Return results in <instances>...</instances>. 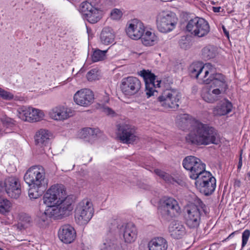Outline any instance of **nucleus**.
<instances>
[{"label":"nucleus","instance_id":"obj_1","mask_svg":"<svg viewBox=\"0 0 250 250\" xmlns=\"http://www.w3.org/2000/svg\"><path fill=\"white\" fill-rule=\"evenodd\" d=\"M176 123L181 129L189 130L185 138L188 144L206 146L217 145L219 142L217 132L213 127L190 118L188 114L178 116Z\"/></svg>","mask_w":250,"mask_h":250},{"label":"nucleus","instance_id":"obj_2","mask_svg":"<svg viewBox=\"0 0 250 250\" xmlns=\"http://www.w3.org/2000/svg\"><path fill=\"white\" fill-rule=\"evenodd\" d=\"M213 82L203 87L201 97L208 103H213L218 100L219 96L228 88L226 78L223 75H218Z\"/></svg>","mask_w":250,"mask_h":250},{"label":"nucleus","instance_id":"obj_3","mask_svg":"<svg viewBox=\"0 0 250 250\" xmlns=\"http://www.w3.org/2000/svg\"><path fill=\"white\" fill-rule=\"evenodd\" d=\"M191 75L196 78L201 83L209 84L213 82L217 75H222L216 73L215 68L210 63L197 62L192 63L189 68Z\"/></svg>","mask_w":250,"mask_h":250},{"label":"nucleus","instance_id":"obj_4","mask_svg":"<svg viewBox=\"0 0 250 250\" xmlns=\"http://www.w3.org/2000/svg\"><path fill=\"white\" fill-rule=\"evenodd\" d=\"M75 197L70 195L65 197L58 204L47 206V214L50 218L55 219H62L64 216L69 215L73 209V204L74 202Z\"/></svg>","mask_w":250,"mask_h":250},{"label":"nucleus","instance_id":"obj_5","mask_svg":"<svg viewBox=\"0 0 250 250\" xmlns=\"http://www.w3.org/2000/svg\"><path fill=\"white\" fill-rule=\"evenodd\" d=\"M94 214L92 203L89 199H84L77 205L75 210V218L80 225H86Z\"/></svg>","mask_w":250,"mask_h":250},{"label":"nucleus","instance_id":"obj_6","mask_svg":"<svg viewBox=\"0 0 250 250\" xmlns=\"http://www.w3.org/2000/svg\"><path fill=\"white\" fill-rule=\"evenodd\" d=\"M177 18L176 15L169 11L159 12L156 16V25L158 30L164 33L172 31L176 26Z\"/></svg>","mask_w":250,"mask_h":250},{"label":"nucleus","instance_id":"obj_7","mask_svg":"<svg viewBox=\"0 0 250 250\" xmlns=\"http://www.w3.org/2000/svg\"><path fill=\"white\" fill-rule=\"evenodd\" d=\"M159 210L163 219L169 221L180 214L181 208L174 198L166 197L162 200Z\"/></svg>","mask_w":250,"mask_h":250},{"label":"nucleus","instance_id":"obj_8","mask_svg":"<svg viewBox=\"0 0 250 250\" xmlns=\"http://www.w3.org/2000/svg\"><path fill=\"white\" fill-rule=\"evenodd\" d=\"M209 25L205 20L195 17L188 21L186 30L191 35L199 38L206 36L209 32Z\"/></svg>","mask_w":250,"mask_h":250},{"label":"nucleus","instance_id":"obj_9","mask_svg":"<svg viewBox=\"0 0 250 250\" xmlns=\"http://www.w3.org/2000/svg\"><path fill=\"white\" fill-rule=\"evenodd\" d=\"M117 136L124 144H132L138 140L135 127L129 124L123 123L118 124Z\"/></svg>","mask_w":250,"mask_h":250},{"label":"nucleus","instance_id":"obj_10","mask_svg":"<svg viewBox=\"0 0 250 250\" xmlns=\"http://www.w3.org/2000/svg\"><path fill=\"white\" fill-rule=\"evenodd\" d=\"M181 97L179 91L175 89H167L158 97L161 104L166 109H177Z\"/></svg>","mask_w":250,"mask_h":250},{"label":"nucleus","instance_id":"obj_11","mask_svg":"<svg viewBox=\"0 0 250 250\" xmlns=\"http://www.w3.org/2000/svg\"><path fill=\"white\" fill-rule=\"evenodd\" d=\"M65 194L63 186L56 184L52 186L46 192L43 196V203L47 206L58 204L63 199Z\"/></svg>","mask_w":250,"mask_h":250},{"label":"nucleus","instance_id":"obj_12","mask_svg":"<svg viewBox=\"0 0 250 250\" xmlns=\"http://www.w3.org/2000/svg\"><path fill=\"white\" fill-rule=\"evenodd\" d=\"M142 87L141 81L136 77L129 76L123 79L121 84L122 93L127 97L139 93Z\"/></svg>","mask_w":250,"mask_h":250},{"label":"nucleus","instance_id":"obj_13","mask_svg":"<svg viewBox=\"0 0 250 250\" xmlns=\"http://www.w3.org/2000/svg\"><path fill=\"white\" fill-rule=\"evenodd\" d=\"M195 185L200 192L206 196L211 195L216 188V179L211 173H205L204 176L196 181Z\"/></svg>","mask_w":250,"mask_h":250},{"label":"nucleus","instance_id":"obj_14","mask_svg":"<svg viewBox=\"0 0 250 250\" xmlns=\"http://www.w3.org/2000/svg\"><path fill=\"white\" fill-rule=\"evenodd\" d=\"M145 82L146 94L147 98L154 95L157 92L156 88L160 87L161 81L156 79L155 75L149 70H143L139 72Z\"/></svg>","mask_w":250,"mask_h":250},{"label":"nucleus","instance_id":"obj_15","mask_svg":"<svg viewBox=\"0 0 250 250\" xmlns=\"http://www.w3.org/2000/svg\"><path fill=\"white\" fill-rule=\"evenodd\" d=\"M0 187L4 188L7 195L12 198L17 199L21 194V184L17 177H9L4 181H0Z\"/></svg>","mask_w":250,"mask_h":250},{"label":"nucleus","instance_id":"obj_16","mask_svg":"<svg viewBox=\"0 0 250 250\" xmlns=\"http://www.w3.org/2000/svg\"><path fill=\"white\" fill-rule=\"evenodd\" d=\"M24 180L29 186L33 185L45 190L48 183L45 173H25Z\"/></svg>","mask_w":250,"mask_h":250},{"label":"nucleus","instance_id":"obj_17","mask_svg":"<svg viewBox=\"0 0 250 250\" xmlns=\"http://www.w3.org/2000/svg\"><path fill=\"white\" fill-rule=\"evenodd\" d=\"M73 99L77 104L83 107H88L93 103L94 95L90 89L83 88L75 93Z\"/></svg>","mask_w":250,"mask_h":250},{"label":"nucleus","instance_id":"obj_18","mask_svg":"<svg viewBox=\"0 0 250 250\" xmlns=\"http://www.w3.org/2000/svg\"><path fill=\"white\" fill-rule=\"evenodd\" d=\"M201 210L196 206L188 207L185 214V219L186 225L190 229L197 228L200 224Z\"/></svg>","mask_w":250,"mask_h":250},{"label":"nucleus","instance_id":"obj_19","mask_svg":"<svg viewBox=\"0 0 250 250\" xmlns=\"http://www.w3.org/2000/svg\"><path fill=\"white\" fill-rule=\"evenodd\" d=\"M74 111L63 105H58L48 112L49 117L54 121H63L73 116Z\"/></svg>","mask_w":250,"mask_h":250},{"label":"nucleus","instance_id":"obj_20","mask_svg":"<svg viewBox=\"0 0 250 250\" xmlns=\"http://www.w3.org/2000/svg\"><path fill=\"white\" fill-rule=\"evenodd\" d=\"M183 166L190 172H208L206 170V165L199 159L193 156H188L184 159Z\"/></svg>","mask_w":250,"mask_h":250},{"label":"nucleus","instance_id":"obj_21","mask_svg":"<svg viewBox=\"0 0 250 250\" xmlns=\"http://www.w3.org/2000/svg\"><path fill=\"white\" fill-rule=\"evenodd\" d=\"M126 32L131 39H140L145 32V26L141 21L134 19L128 23Z\"/></svg>","mask_w":250,"mask_h":250},{"label":"nucleus","instance_id":"obj_22","mask_svg":"<svg viewBox=\"0 0 250 250\" xmlns=\"http://www.w3.org/2000/svg\"><path fill=\"white\" fill-rule=\"evenodd\" d=\"M120 232L123 234L125 243L133 242L137 237V229L135 226L131 223L122 225L121 228H120Z\"/></svg>","mask_w":250,"mask_h":250},{"label":"nucleus","instance_id":"obj_23","mask_svg":"<svg viewBox=\"0 0 250 250\" xmlns=\"http://www.w3.org/2000/svg\"><path fill=\"white\" fill-rule=\"evenodd\" d=\"M58 237L63 243L70 244L76 238V232L73 227L69 225H65L60 228Z\"/></svg>","mask_w":250,"mask_h":250},{"label":"nucleus","instance_id":"obj_24","mask_svg":"<svg viewBox=\"0 0 250 250\" xmlns=\"http://www.w3.org/2000/svg\"><path fill=\"white\" fill-rule=\"evenodd\" d=\"M52 136V133L48 130L41 129L35 135V142L37 146L43 148L48 146Z\"/></svg>","mask_w":250,"mask_h":250},{"label":"nucleus","instance_id":"obj_25","mask_svg":"<svg viewBox=\"0 0 250 250\" xmlns=\"http://www.w3.org/2000/svg\"><path fill=\"white\" fill-rule=\"evenodd\" d=\"M170 236L176 239L182 238L186 234V229L182 222L178 221L172 222L169 227Z\"/></svg>","mask_w":250,"mask_h":250},{"label":"nucleus","instance_id":"obj_26","mask_svg":"<svg viewBox=\"0 0 250 250\" xmlns=\"http://www.w3.org/2000/svg\"><path fill=\"white\" fill-rule=\"evenodd\" d=\"M232 104L228 100H224L219 102L213 110L216 116H225L229 113L232 109Z\"/></svg>","mask_w":250,"mask_h":250},{"label":"nucleus","instance_id":"obj_27","mask_svg":"<svg viewBox=\"0 0 250 250\" xmlns=\"http://www.w3.org/2000/svg\"><path fill=\"white\" fill-rule=\"evenodd\" d=\"M115 34L113 30L109 27L104 28L100 34V42L102 44L109 45L115 42Z\"/></svg>","mask_w":250,"mask_h":250},{"label":"nucleus","instance_id":"obj_28","mask_svg":"<svg viewBox=\"0 0 250 250\" xmlns=\"http://www.w3.org/2000/svg\"><path fill=\"white\" fill-rule=\"evenodd\" d=\"M101 8L95 0H89L82 2L80 6V10L83 15L84 18L91 14L96 10H99Z\"/></svg>","mask_w":250,"mask_h":250},{"label":"nucleus","instance_id":"obj_29","mask_svg":"<svg viewBox=\"0 0 250 250\" xmlns=\"http://www.w3.org/2000/svg\"><path fill=\"white\" fill-rule=\"evenodd\" d=\"M148 248L149 250H167V242L163 237H154L148 242Z\"/></svg>","mask_w":250,"mask_h":250},{"label":"nucleus","instance_id":"obj_30","mask_svg":"<svg viewBox=\"0 0 250 250\" xmlns=\"http://www.w3.org/2000/svg\"><path fill=\"white\" fill-rule=\"evenodd\" d=\"M33 110L32 107H20L17 109V116L22 121L34 122Z\"/></svg>","mask_w":250,"mask_h":250},{"label":"nucleus","instance_id":"obj_31","mask_svg":"<svg viewBox=\"0 0 250 250\" xmlns=\"http://www.w3.org/2000/svg\"><path fill=\"white\" fill-rule=\"evenodd\" d=\"M33 225V221L32 217L28 214L21 213L19 215V222L17 224V228L20 230L26 229Z\"/></svg>","mask_w":250,"mask_h":250},{"label":"nucleus","instance_id":"obj_32","mask_svg":"<svg viewBox=\"0 0 250 250\" xmlns=\"http://www.w3.org/2000/svg\"><path fill=\"white\" fill-rule=\"evenodd\" d=\"M142 43L146 46H151L156 44L158 41V38L154 32L146 31L141 37Z\"/></svg>","mask_w":250,"mask_h":250},{"label":"nucleus","instance_id":"obj_33","mask_svg":"<svg viewBox=\"0 0 250 250\" xmlns=\"http://www.w3.org/2000/svg\"><path fill=\"white\" fill-rule=\"evenodd\" d=\"M79 138L92 143L97 137L96 130L89 127L81 129L78 134Z\"/></svg>","mask_w":250,"mask_h":250},{"label":"nucleus","instance_id":"obj_34","mask_svg":"<svg viewBox=\"0 0 250 250\" xmlns=\"http://www.w3.org/2000/svg\"><path fill=\"white\" fill-rule=\"evenodd\" d=\"M121 244L114 239L108 237L103 241L102 250H121Z\"/></svg>","mask_w":250,"mask_h":250},{"label":"nucleus","instance_id":"obj_35","mask_svg":"<svg viewBox=\"0 0 250 250\" xmlns=\"http://www.w3.org/2000/svg\"><path fill=\"white\" fill-rule=\"evenodd\" d=\"M45 189L39 187L32 186L28 190V196L31 200H34L40 197Z\"/></svg>","mask_w":250,"mask_h":250},{"label":"nucleus","instance_id":"obj_36","mask_svg":"<svg viewBox=\"0 0 250 250\" xmlns=\"http://www.w3.org/2000/svg\"><path fill=\"white\" fill-rule=\"evenodd\" d=\"M103 15V11L102 9L96 10L91 14H89L84 18L89 22L91 23H95L99 21L102 18Z\"/></svg>","mask_w":250,"mask_h":250},{"label":"nucleus","instance_id":"obj_37","mask_svg":"<svg viewBox=\"0 0 250 250\" xmlns=\"http://www.w3.org/2000/svg\"><path fill=\"white\" fill-rule=\"evenodd\" d=\"M107 50H101L96 49L93 51L91 55V59L93 62L102 61L104 59Z\"/></svg>","mask_w":250,"mask_h":250},{"label":"nucleus","instance_id":"obj_38","mask_svg":"<svg viewBox=\"0 0 250 250\" xmlns=\"http://www.w3.org/2000/svg\"><path fill=\"white\" fill-rule=\"evenodd\" d=\"M202 55L205 59L209 60L213 58L216 55L215 48L210 46H206L203 49Z\"/></svg>","mask_w":250,"mask_h":250},{"label":"nucleus","instance_id":"obj_39","mask_svg":"<svg viewBox=\"0 0 250 250\" xmlns=\"http://www.w3.org/2000/svg\"><path fill=\"white\" fill-rule=\"evenodd\" d=\"M11 203L6 199L0 198V213L5 214L9 212L11 208Z\"/></svg>","mask_w":250,"mask_h":250},{"label":"nucleus","instance_id":"obj_40","mask_svg":"<svg viewBox=\"0 0 250 250\" xmlns=\"http://www.w3.org/2000/svg\"><path fill=\"white\" fill-rule=\"evenodd\" d=\"M33 114L34 122H40L44 119L45 113L42 110L33 107L32 111Z\"/></svg>","mask_w":250,"mask_h":250},{"label":"nucleus","instance_id":"obj_41","mask_svg":"<svg viewBox=\"0 0 250 250\" xmlns=\"http://www.w3.org/2000/svg\"><path fill=\"white\" fill-rule=\"evenodd\" d=\"M123 12L120 9L114 8L110 12V18L114 21L120 20L123 16Z\"/></svg>","mask_w":250,"mask_h":250},{"label":"nucleus","instance_id":"obj_42","mask_svg":"<svg viewBox=\"0 0 250 250\" xmlns=\"http://www.w3.org/2000/svg\"><path fill=\"white\" fill-rule=\"evenodd\" d=\"M3 125L6 127H11L15 124V121L12 118L4 116L1 118Z\"/></svg>","mask_w":250,"mask_h":250},{"label":"nucleus","instance_id":"obj_43","mask_svg":"<svg viewBox=\"0 0 250 250\" xmlns=\"http://www.w3.org/2000/svg\"><path fill=\"white\" fill-rule=\"evenodd\" d=\"M179 43L181 48L184 49L189 48L190 46V41L186 36H182L179 42Z\"/></svg>","mask_w":250,"mask_h":250},{"label":"nucleus","instance_id":"obj_44","mask_svg":"<svg viewBox=\"0 0 250 250\" xmlns=\"http://www.w3.org/2000/svg\"><path fill=\"white\" fill-rule=\"evenodd\" d=\"M98 72V70L95 69L89 71L86 75L87 80L89 81L98 80L99 76Z\"/></svg>","mask_w":250,"mask_h":250},{"label":"nucleus","instance_id":"obj_45","mask_svg":"<svg viewBox=\"0 0 250 250\" xmlns=\"http://www.w3.org/2000/svg\"><path fill=\"white\" fill-rule=\"evenodd\" d=\"M37 218L40 222L45 223L47 221L48 219L50 218L49 215L47 214V209L44 212L40 211L38 213Z\"/></svg>","mask_w":250,"mask_h":250},{"label":"nucleus","instance_id":"obj_46","mask_svg":"<svg viewBox=\"0 0 250 250\" xmlns=\"http://www.w3.org/2000/svg\"><path fill=\"white\" fill-rule=\"evenodd\" d=\"M0 97L6 100H10L14 98V95L10 92L0 88Z\"/></svg>","mask_w":250,"mask_h":250},{"label":"nucleus","instance_id":"obj_47","mask_svg":"<svg viewBox=\"0 0 250 250\" xmlns=\"http://www.w3.org/2000/svg\"><path fill=\"white\" fill-rule=\"evenodd\" d=\"M121 220L120 219H113L111 221L110 226H109L111 231H115L117 229L121 227Z\"/></svg>","mask_w":250,"mask_h":250},{"label":"nucleus","instance_id":"obj_48","mask_svg":"<svg viewBox=\"0 0 250 250\" xmlns=\"http://www.w3.org/2000/svg\"><path fill=\"white\" fill-rule=\"evenodd\" d=\"M159 175L162 177H163L165 181H167L170 183H173L174 182H176L178 184H180L181 182V181H179L175 180L174 178L172 177L169 176L167 174V173H158Z\"/></svg>","mask_w":250,"mask_h":250},{"label":"nucleus","instance_id":"obj_49","mask_svg":"<svg viewBox=\"0 0 250 250\" xmlns=\"http://www.w3.org/2000/svg\"><path fill=\"white\" fill-rule=\"evenodd\" d=\"M250 236V231L248 229H246L242 233V247H244L247 244L249 238Z\"/></svg>","mask_w":250,"mask_h":250},{"label":"nucleus","instance_id":"obj_50","mask_svg":"<svg viewBox=\"0 0 250 250\" xmlns=\"http://www.w3.org/2000/svg\"><path fill=\"white\" fill-rule=\"evenodd\" d=\"M44 170V168L41 165H36L30 167L26 172H40Z\"/></svg>","mask_w":250,"mask_h":250},{"label":"nucleus","instance_id":"obj_51","mask_svg":"<svg viewBox=\"0 0 250 250\" xmlns=\"http://www.w3.org/2000/svg\"><path fill=\"white\" fill-rule=\"evenodd\" d=\"M109 100V95L106 92H104L103 95L99 96V101L101 102V104L107 103Z\"/></svg>","mask_w":250,"mask_h":250},{"label":"nucleus","instance_id":"obj_52","mask_svg":"<svg viewBox=\"0 0 250 250\" xmlns=\"http://www.w3.org/2000/svg\"><path fill=\"white\" fill-rule=\"evenodd\" d=\"M102 111L107 115L113 116L115 114L114 111L107 106H103Z\"/></svg>","mask_w":250,"mask_h":250},{"label":"nucleus","instance_id":"obj_53","mask_svg":"<svg viewBox=\"0 0 250 250\" xmlns=\"http://www.w3.org/2000/svg\"><path fill=\"white\" fill-rule=\"evenodd\" d=\"M204 174L205 173H192V174L190 175V177L193 179L199 180V179L201 178L202 176H204Z\"/></svg>","mask_w":250,"mask_h":250},{"label":"nucleus","instance_id":"obj_54","mask_svg":"<svg viewBox=\"0 0 250 250\" xmlns=\"http://www.w3.org/2000/svg\"><path fill=\"white\" fill-rule=\"evenodd\" d=\"M223 9L221 7H213L212 11L215 13L222 12Z\"/></svg>","mask_w":250,"mask_h":250},{"label":"nucleus","instance_id":"obj_55","mask_svg":"<svg viewBox=\"0 0 250 250\" xmlns=\"http://www.w3.org/2000/svg\"><path fill=\"white\" fill-rule=\"evenodd\" d=\"M242 166V156H241V155L240 156V158H239V163H238V166H237L238 170L240 169Z\"/></svg>","mask_w":250,"mask_h":250},{"label":"nucleus","instance_id":"obj_56","mask_svg":"<svg viewBox=\"0 0 250 250\" xmlns=\"http://www.w3.org/2000/svg\"><path fill=\"white\" fill-rule=\"evenodd\" d=\"M223 30L224 31V34H225V35L228 37L229 38V32L227 30V29H226V28L223 26Z\"/></svg>","mask_w":250,"mask_h":250},{"label":"nucleus","instance_id":"obj_57","mask_svg":"<svg viewBox=\"0 0 250 250\" xmlns=\"http://www.w3.org/2000/svg\"><path fill=\"white\" fill-rule=\"evenodd\" d=\"M199 206L203 210H204V207H205V205L203 203V202L201 200L199 201Z\"/></svg>","mask_w":250,"mask_h":250},{"label":"nucleus","instance_id":"obj_58","mask_svg":"<svg viewBox=\"0 0 250 250\" xmlns=\"http://www.w3.org/2000/svg\"><path fill=\"white\" fill-rule=\"evenodd\" d=\"M237 231H234L233 232H232L231 234H230L229 236L224 240V241H226L228 239H229V238H232V237L234 236V234L235 233H236Z\"/></svg>","mask_w":250,"mask_h":250},{"label":"nucleus","instance_id":"obj_59","mask_svg":"<svg viewBox=\"0 0 250 250\" xmlns=\"http://www.w3.org/2000/svg\"><path fill=\"white\" fill-rule=\"evenodd\" d=\"M216 246L215 244H212L210 246V247L209 249V250H215V247Z\"/></svg>","mask_w":250,"mask_h":250},{"label":"nucleus","instance_id":"obj_60","mask_svg":"<svg viewBox=\"0 0 250 250\" xmlns=\"http://www.w3.org/2000/svg\"><path fill=\"white\" fill-rule=\"evenodd\" d=\"M234 185H236L238 187H240V182L239 180H235L234 183Z\"/></svg>","mask_w":250,"mask_h":250},{"label":"nucleus","instance_id":"obj_61","mask_svg":"<svg viewBox=\"0 0 250 250\" xmlns=\"http://www.w3.org/2000/svg\"><path fill=\"white\" fill-rule=\"evenodd\" d=\"M248 175L249 177H250V173H248Z\"/></svg>","mask_w":250,"mask_h":250},{"label":"nucleus","instance_id":"obj_62","mask_svg":"<svg viewBox=\"0 0 250 250\" xmlns=\"http://www.w3.org/2000/svg\"><path fill=\"white\" fill-rule=\"evenodd\" d=\"M0 250H3V249H2V248H1V247H0Z\"/></svg>","mask_w":250,"mask_h":250},{"label":"nucleus","instance_id":"obj_63","mask_svg":"<svg viewBox=\"0 0 250 250\" xmlns=\"http://www.w3.org/2000/svg\"><path fill=\"white\" fill-rule=\"evenodd\" d=\"M155 172H158L157 170H155L154 171Z\"/></svg>","mask_w":250,"mask_h":250},{"label":"nucleus","instance_id":"obj_64","mask_svg":"<svg viewBox=\"0 0 250 250\" xmlns=\"http://www.w3.org/2000/svg\"><path fill=\"white\" fill-rule=\"evenodd\" d=\"M247 250H250V247Z\"/></svg>","mask_w":250,"mask_h":250}]
</instances>
